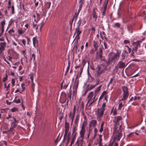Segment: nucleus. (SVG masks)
I'll return each mask as SVG.
<instances>
[{
    "mask_svg": "<svg viewBox=\"0 0 146 146\" xmlns=\"http://www.w3.org/2000/svg\"><path fill=\"white\" fill-rule=\"evenodd\" d=\"M140 97L139 96L135 97L134 98V100H139L140 99Z\"/></svg>",
    "mask_w": 146,
    "mask_h": 146,
    "instance_id": "nucleus-49",
    "label": "nucleus"
},
{
    "mask_svg": "<svg viewBox=\"0 0 146 146\" xmlns=\"http://www.w3.org/2000/svg\"><path fill=\"white\" fill-rule=\"evenodd\" d=\"M122 59H124L125 57V54H123V53H122Z\"/></svg>",
    "mask_w": 146,
    "mask_h": 146,
    "instance_id": "nucleus-64",
    "label": "nucleus"
},
{
    "mask_svg": "<svg viewBox=\"0 0 146 146\" xmlns=\"http://www.w3.org/2000/svg\"><path fill=\"white\" fill-rule=\"evenodd\" d=\"M98 142L99 144V146H101L102 145V143H101V142L102 141V135H100L99 136V138L98 139Z\"/></svg>",
    "mask_w": 146,
    "mask_h": 146,
    "instance_id": "nucleus-23",
    "label": "nucleus"
},
{
    "mask_svg": "<svg viewBox=\"0 0 146 146\" xmlns=\"http://www.w3.org/2000/svg\"><path fill=\"white\" fill-rule=\"evenodd\" d=\"M13 22H14V21L13 20H11L9 22V25H11Z\"/></svg>",
    "mask_w": 146,
    "mask_h": 146,
    "instance_id": "nucleus-48",
    "label": "nucleus"
},
{
    "mask_svg": "<svg viewBox=\"0 0 146 146\" xmlns=\"http://www.w3.org/2000/svg\"><path fill=\"white\" fill-rule=\"evenodd\" d=\"M83 70V68H80V75L82 73V72Z\"/></svg>",
    "mask_w": 146,
    "mask_h": 146,
    "instance_id": "nucleus-57",
    "label": "nucleus"
},
{
    "mask_svg": "<svg viewBox=\"0 0 146 146\" xmlns=\"http://www.w3.org/2000/svg\"><path fill=\"white\" fill-rule=\"evenodd\" d=\"M125 64L124 63L121 61L119 62L117 64L118 66L120 68H124L125 67Z\"/></svg>",
    "mask_w": 146,
    "mask_h": 146,
    "instance_id": "nucleus-15",
    "label": "nucleus"
},
{
    "mask_svg": "<svg viewBox=\"0 0 146 146\" xmlns=\"http://www.w3.org/2000/svg\"><path fill=\"white\" fill-rule=\"evenodd\" d=\"M25 84L24 83H23L21 84V87L22 89L21 90V92H23L25 89V87H24Z\"/></svg>",
    "mask_w": 146,
    "mask_h": 146,
    "instance_id": "nucleus-33",
    "label": "nucleus"
},
{
    "mask_svg": "<svg viewBox=\"0 0 146 146\" xmlns=\"http://www.w3.org/2000/svg\"><path fill=\"white\" fill-rule=\"evenodd\" d=\"M25 50H23L22 51V53L24 56H25Z\"/></svg>",
    "mask_w": 146,
    "mask_h": 146,
    "instance_id": "nucleus-58",
    "label": "nucleus"
},
{
    "mask_svg": "<svg viewBox=\"0 0 146 146\" xmlns=\"http://www.w3.org/2000/svg\"><path fill=\"white\" fill-rule=\"evenodd\" d=\"M15 102L17 103H19L20 102V100L19 99H18V100H16Z\"/></svg>",
    "mask_w": 146,
    "mask_h": 146,
    "instance_id": "nucleus-61",
    "label": "nucleus"
},
{
    "mask_svg": "<svg viewBox=\"0 0 146 146\" xmlns=\"http://www.w3.org/2000/svg\"><path fill=\"white\" fill-rule=\"evenodd\" d=\"M94 137L96 136L98 132V129L96 128H95L94 129Z\"/></svg>",
    "mask_w": 146,
    "mask_h": 146,
    "instance_id": "nucleus-39",
    "label": "nucleus"
},
{
    "mask_svg": "<svg viewBox=\"0 0 146 146\" xmlns=\"http://www.w3.org/2000/svg\"><path fill=\"white\" fill-rule=\"evenodd\" d=\"M114 80V79L113 78H111L110 79V80L108 83H109V84H110L111 83V82H112Z\"/></svg>",
    "mask_w": 146,
    "mask_h": 146,
    "instance_id": "nucleus-46",
    "label": "nucleus"
},
{
    "mask_svg": "<svg viewBox=\"0 0 146 146\" xmlns=\"http://www.w3.org/2000/svg\"><path fill=\"white\" fill-rule=\"evenodd\" d=\"M15 78H12L11 79V83L12 84L13 86H14L15 85Z\"/></svg>",
    "mask_w": 146,
    "mask_h": 146,
    "instance_id": "nucleus-36",
    "label": "nucleus"
},
{
    "mask_svg": "<svg viewBox=\"0 0 146 146\" xmlns=\"http://www.w3.org/2000/svg\"><path fill=\"white\" fill-rule=\"evenodd\" d=\"M69 128L66 127V130L65 131V133L64 136V138L65 137V136H66L67 135V137H68V142L67 143H68L70 139V133L68 132L69 130Z\"/></svg>",
    "mask_w": 146,
    "mask_h": 146,
    "instance_id": "nucleus-11",
    "label": "nucleus"
},
{
    "mask_svg": "<svg viewBox=\"0 0 146 146\" xmlns=\"http://www.w3.org/2000/svg\"><path fill=\"white\" fill-rule=\"evenodd\" d=\"M12 44L14 45H15V46H16L17 48H18V46H17V44L14 41H12Z\"/></svg>",
    "mask_w": 146,
    "mask_h": 146,
    "instance_id": "nucleus-42",
    "label": "nucleus"
},
{
    "mask_svg": "<svg viewBox=\"0 0 146 146\" xmlns=\"http://www.w3.org/2000/svg\"><path fill=\"white\" fill-rule=\"evenodd\" d=\"M96 96L95 94L94 96L93 92H90L87 96L88 103H89L90 104H91L96 101L97 99V98H96Z\"/></svg>",
    "mask_w": 146,
    "mask_h": 146,
    "instance_id": "nucleus-2",
    "label": "nucleus"
},
{
    "mask_svg": "<svg viewBox=\"0 0 146 146\" xmlns=\"http://www.w3.org/2000/svg\"><path fill=\"white\" fill-rule=\"evenodd\" d=\"M33 59V60H35V56L34 54H33L32 56L31 59Z\"/></svg>",
    "mask_w": 146,
    "mask_h": 146,
    "instance_id": "nucleus-47",
    "label": "nucleus"
},
{
    "mask_svg": "<svg viewBox=\"0 0 146 146\" xmlns=\"http://www.w3.org/2000/svg\"><path fill=\"white\" fill-rule=\"evenodd\" d=\"M122 89L123 92V93L128 94V89L127 87L125 86L123 87Z\"/></svg>",
    "mask_w": 146,
    "mask_h": 146,
    "instance_id": "nucleus-21",
    "label": "nucleus"
},
{
    "mask_svg": "<svg viewBox=\"0 0 146 146\" xmlns=\"http://www.w3.org/2000/svg\"><path fill=\"white\" fill-rule=\"evenodd\" d=\"M86 123L84 121L82 124L81 129L80 132V137L81 138V141H83L85 133V126Z\"/></svg>",
    "mask_w": 146,
    "mask_h": 146,
    "instance_id": "nucleus-4",
    "label": "nucleus"
},
{
    "mask_svg": "<svg viewBox=\"0 0 146 146\" xmlns=\"http://www.w3.org/2000/svg\"><path fill=\"white\" fill-rule=\"evenodd\" d=\"M25 30H23L22 28L19 29L18 30V33L19 35H21L24 34L25 32Z\"/></svg>",
    "mask_w": 146,
    "mask_h": 146,
    "instance_id": "nucleus-17",
    "label": "nucleus"
},
{
    "mask_svg": "<svg viewBox=\"0 0 146 146\" xmlns=\"http://www.w3.org/2000/svg\"><path fill=\"white\" fill-rule=\"evenodd\" d=\"M81 33V31L79 30L78 27L76 29V34L77 36H79L80 34Z\"/></svg>",
    "mask_w": 146,
    "mask_h": 146,
    "instance_id": "nucleus-30",
    "label": "nucleus"
},
{
    "mask_svg": "<svg viewBox=\"0 0 146 146\" xmlns=\"http://www.w3.org/2000/svg\"><path fill=\"white\" fill-rule=\"evenodd\" d=\"M128 96V94L123 93V96L122 99L121 100V101H124L127 98Z\"/></svg>",
    "mask_w": 146,
    "mask_h": 146,
    "instance_id": "nucleus-22",
    "label": "nucleus"
},
{
    "mask_svg": "<svg viewBox=\"0 0 146 146\" xmlns=\"http://www.w3.org/2000/svg\"><path fill=\"white\" fill-rule=\"evenodd\" d=\"M133 134H134V133H130L128 135H127V137H129V136H131V135Z\"/></svg>",
    "mask_w": 146,
    "mask_h": 146,
    "instance_id": "nucleus-56",
    "label": "nucleus"
},
{
    "mask_svg": "<svg viewBox=\"0 0 146 146\" xmlns=\"http://www.w3.org/2000/svg\"><path fill=\"white\" fill-rule=\"evenodd\" d=\"M104 46L105 48L106 49L107 48V46L106 43L105 42H104Z\"/></svg>",
    "mask_w": 146,
    "mask_h": 146,
    "instance_id": "nucleus-54",
    "label": "nucleus"
},
{
    "mask_svg": "<svg viewBox=\"0 0 146 146\" xmlns=\"http://www.w3.org/2000/svg\"><path fill=\"white\" fill-rule=\"evenodd\" d=\"M125 46L128 49L129 53H130L131 52V48H130V47H129L127 46Z\"/></svg>",
    "mask_w": 146,
    "mask_h": 146,
    "instance_id": "nucleus-45",
    "label": "nucleus"
},
{
    "mask_svg": "<svg viewBox=\"0 0 146 146\" xmlns=\"http://www.w3.org/2000/svg\"><path fill=\"white\" fill-rule=\"evenodd\" d=\"M101 86H99L96 89V90H95V91H94V93H95V94L96 96L97 95V92H98L100 90V89H101Z\"/></svg>",
    "mask_w": 146,
    "mask_h": 146,
    "instance_id": "nucleus-28",
    "label": "nucleus"
},
{
    "mask_svg": "<svg viewBox=\"0 0 146 146\" xmlns=\"http://www.w3.org/2000/svg\"><path fill=\"white\" fill-rule=\"evenodd\" d=\"M102 50H100V51L99 52V55H100V57L101 58V57H102Z\"/></svg>",
    "mask_w": 146,
    "mask_h": 146,
    "instance_id": "nucleus-53",
    "label": "nucleus"
},
{
    "mask_svg": "<svg viewBox=\"0 0 146 146\" xmlns=\"http://www.w3.org/2000/svg\"><path fill=\"white\" fill-rule=\"evenodd\" d=\"M76 111V106L74 105L73 110L72 111L70 112L69 114V116L72 121V124L73 120L75 116V113Z\"/></svg>",
    "mask_w": 146,
    "mask_h": 146,
    "instance_id": "nucleus-8",
    "label": "nucleus"
},
{
    "mask_svg": "<svg viewBox=\"0 0 146 146\" xmlns=\"http://www.w3.org/2000/svg\"><path fill=\"white\" fill-rule=\"evenodd\" d=\"M109 56L108 62L110 63L113 61L118 59L119 57V54L118 53H116L111 52L109 54Z\"/></svg>",
    "mask_w": 146,
    "mask_h": 146,
    "instance_id": "nucleus-1",
    "label": "nucleus"
},
{
    "mask_svg": "<svg viewBox=\"0 0 146 146\" xmlns=\"http://www.w3.org/2000/svg\"><path fill=\"white\" fill-rule=\"evenodd\" d=\"M15 122H13L12 123L10 129L9 130V131L11 132L13 130V129L16 127V124L15 123Z\"/></svg>",
    "mask_w": 146,
    "mask_h": 146,
    "instance_id": "nucleus-18",
    "label": "nucleus"
},
{
    "mask_svg": "<svg viewBox=\"0 0 146 146\" xmlns=\"http://www.w3.org/2000/svg\"><path fill=\"white\" fill-rule=\"evenodd\" d=\"M140 41H137L136 42L133 43L131 45V47L132 49L135 52H137V50L139 47L140 46Z\"/></svg>",
    "mask_w": 146,
    "mask_h": 146,
    "instance_id": "nucleus-6",
    "label": "nucleus"
},
{
    "mask_svg": "<svg viewBox=\"0 0 146 146\" xmlns=\"http://www.w3.org/2000/svg\"><path fill=\"white\" fill-rule=\"evenodd\" d=\"M33 27L36 30H37L38 28V25L36 24H34L33 25Z\"/></svg>",
    "mask_w": 146,
    "mask_h": 146,
    "instance_id": "nucleus-40",
    "label": "nucleus"
},
{
    "mask_svg": "<svg viewBox=\"0 0 146 146\" xmlns=\"http://www.w3.org/2000/svg\"><path fill=\"white\" fill-rule=\"evenodd\" d=\"M93 17L95 21H96L97 18V15L95 9H94L93 10Z\"/></svg>",
    "mask_w": 146,
    "mask_h": 146,
    "instance_id": "nucleus-20",
    "label": "nucleus"
},
{
    "mask_svg": "<svg viewBox=\"0 0 146 146\" xmlns=\"http://www.w3.org/2000/svg\"><path fill=\"white\" fill-rule=\"evenodd\" d=\"M23 76H21L19 78V80L20 82H21L23 79Z\"/></svg>",
    "mask_w": 146,
    "mask_h": 146,
    "instance_id": "nucleus-63",
    "label": "nucleus"
},
{
    "mask_svg": "<svg viewBox=\"0 0 146 146\" xmlns=\"http://www.w3.org/2000/svg\"><path fill=\"white\" fill-rule=\"evenodd\" d=\"M81 22H82V21H81V20L80 19L79 20V21L78 23V27H79L80 25Z\"/></svg>",
    "mask_w": 146,
    "mask_h": 146,
    "instance_id": "nucleus-52",
    "label": "nucleus"
},
{
    "mask_svg": "<svg viewBox=\"0 0 146 146\" xmlns=\"http://www.w3.org/2000/svg\"><path fill=\"white\" fill-rule=\"evenodd\" d=\"M21 41L22 42L23 44L24 45V46L25 45V44L26 43V40L25 39H23L21 40Z\"/></svg>",
    "mask_w": 146,
    "mask_h": 146,
    "instance_id": "nucleus-41",
    "label": "nucleus"
},
{
    "mask_svg": "<svg viewBox=\"0 0 146 146\" xmlns=\"http://www.w3.org/2000/svg\"><path fill=\"white\" fill-rule=\"evenodd\" d=\"M97 124V121L96 120L92 119L91 120L89 124V127L90 128H93L96 127Z\"/></svg>",
    "mask_w": 146,
    "mask_h": 146,
    "instance_id": "nucleus-9",
    "label": "nucleus"
},
{
    "mask_svg": "<svg viewBox=\"0 0 146 146\" xmlns=\"http://www.w3.org/2000/svg\"><path fill=\"white\" fill-rule=\"evenodd\" d=\"M124 42L125 44H127L129 43V41L128 40H124Z\"/></svg>",
    "mask_w": 146,
    "mask_h": 146,
    "instance_id": "nucleus-50",
    "label": "nucleus"
},
{
    "mask_svg": "<svg viewBox=\"0 0 146 146\" xmlns=\"http://www.w3.org/2000/svg\"><path fill=\"white\" fill-rule=\"evenodd\" d=\"M104 123V122L102 121V123L101 125V127L100 130V132L101 133L103 130Z\"/></svg>",
    "mask_w": 146,
    "mask_h": 146,
    "instance_id": "nucleus-27",
    "label": "nucleus"
},
{
    "mask_svg": "<svg viewBox=\"0 0 146 146\" xmlns=\"http://www.w3.org/2000/svg\"><path fill=\"white\" fill-rule=\"evenodd\" d=\"M134 52H135L134 51H133V50L132 51L131 53V55L132 56H133V57L134 56V55H133Z\"/></svg>",
    "mask_w": 146,
    "mask_h": 146,
    "instance_id": "nucleus-55",
    "label": "nucleus"
},
{
    "mask_svg": "<svg viewBox=\"0 0 146 146\" xmlns=\"http://www.w3.org/2000/svg\"><path fill=\"white\" fill-rule=\"evenodd\" d=\"M7 76L5 77H4L3 79V82H5L7 80Z\"/></svg>",
    "mask_w": 146,
    "mask_h": 146,
    "instance_id": "nucleus-51",
    "label": "nucleus"
},
{
    "mask_svg": "<svg viewBox=\"0 0 146 146\" xmlns=\"http://www.w3.org/2000/svg\"><path fill=\"white\" fill-rule=\"evenodd\" d=\"M5 24V21H2L1 22V25L2 27V31L1 33H0V37L1 36L4 31V27Z\"/></svg>",
    "mask_w": 146,
    "mask_h": 146,
    "instance_id": "nucleus-14",
    "label": "nucleus"
},
{
    "mask_svg": "<svg viewBox=\"0 0 146 146\" xmlns=\"http://www.w3.org/2000/svg\"><path fill=\"white\" fill-rule=\"evenodd\" d=\"M11 110L12 112H15L16 111H17V108H14L11 109Z\"/></svg>",
    "mask_w": 146,
    "mask_h": 146,
    "instance_id": "nucleus-44",
    "label": "nucleus"
},
{
    "mask_svg": "<svg viewBox=\"0 0 146 146\" xmlns=\"http://www.w3.org/2000/svg\"><path fill=\"white\" fill-rule=\"evenodd\" d=\"M105 107H106V104L105 103H103L102 105V106L101 108H100V110H103V111H104L105 110Z\"/></svg>",
    "mask_w": 146,
    "mask_h": 146,
    "instance_id": "nucleus-37",
    "label": "nucleus"
},
{
    "mask_svg": "<svg viewBox=\"0 0 146 146\" xmlns=\"http://www.w3.org/2000/svg\"><path fill=\"white\" fill-rule=\"evenodd\" d=\"M9 33L10 35H11L12 33H13L15 32V31L13 29H10L8 32Z\"/></svg>",
    "mask_w": 146,
    "mask_h": 146,
    "instance_id": "nucleus-35",
    "label": "nucleus"
},
{
    "mask_svg": "<svg viewBox=\"0 0 146 146\" xmlns=\"http://www.w3.org/2000/svg\"><path fill=\"white\" fill-rule=\"evenodd\" d=\"M11 13L12 14H13L14 13V7L13 5L11 7Z\"/></svg>",
    "mask_w": 146,
    "mask_h": 146,
    "instance_id": "nucleus-38",
    "label": "nucleus"
},
{
    "mask_svg": "<svg viewBox=\"0 0 146 146\" xmlns=\"http://www.w3.org/2000/svg\"><path fill=\"white\" fill-rule=\"evenodd\" d=\"M7 59L9 61H12V58L10 56H8L7 57Z\"/></svg>",
    "mask_w": 146,
    "mask_h": 146,
    "instance_id": "nucleus-43",
    "label": "nucleus"
},
{
    "mask_svg": "<svg viewBox=\"0 0 146 146\" xmlns=\"http://www.w3.org/2000/svg\"><path fill=\"white\" fill-rule=\"evenodd\" d=\"M6 44L4 42L0 43V53H2L5 50Z\"/></svg>",
    "mask_w": 146,
    "mask_h": 146,
    "instance_id": "nucleus-12",
    "label": "nucleus"
},
{
    "mask_svg": "<svg viewBox=\"0 0 146 146\" xmlns=\"http://www.w3.org/2000/svg\"><path fill=\"white\" fill-rule=\"evenodd\" d=\"M107 4V3L106 5L104 7L103 11L102 12V15H104V13H105L106 10Z\"/></svg>",
    "mask_w": 146,
    "mask_h": 146,
    "instance_id": "nucleus-34",
    "label": "nucleus"
},
{
    "mask_svg": "<svg viewBox=\"0 0 146 146\" xmlns=\"http://www.w3.org/2000/svg\"><path fill=\"white\" fill-rule=\"evenodd\" d=\"M121 119V117L120 116H117L115 117L113 121L115 123L116 126L118 125V123Z\"/></svg>",
    "mask_w": 146,
    "mask_h": 146,
    "instance_id": "nucleus-13",
    "label": "nucleus"
},
{
    "mask_svg": "<svg viewBox=\"0 0 146 146\" xmlns=\"http://www.w3.org/2000/svg\"><path fill=\"white\" fill-rule=\"evenodd\" d=\"M120 24L118 23H115L113 26L114 27L119 28L120 27Z\"/></svg>",
    "mask_w": 146,
    "mask_h": 146,
    "instance_id": "nucleus-31",
    "label": "nucleus"
},
{
    "mask_svg": "<svg viewBox=\"0 0 146 146\" xmlns=\"http://www.w3.org/2000/svg\"><path fill=\"white\" fill-rule=\"evenodd\" d=\"M68 86V84H65V85L63 87V88L64 89H66L67 88Z\"/></svg>",
    "mask_w": 146,
    "mask_h": 146,
    "instance_id": "nucleus-60",
    "label": "nucleus"
},
{
    "mask_svg": "<svg viewBox=\"0 0 146 146\" xmlns=\"http://www.w3.org/2000/svg\"><path fill=\"white\" fill-rule=\"evenodd\" d=\"M104 112L103 110H100V109H97L96 111V114L97 119L98 121H100L101 120V118L103 115Z\"/></svg>",
    "mask_w": 146,
    "mask_h": 146,
    "instance_id": "nucleus-5",
    "label": "nucleus"
},
{
    "mask_svg": "<svg viewBox=\"0 0 146 146\" xmlns=\"http://www.w3.org/2000/svg\"><path fill=\"white\" fill-rule=\"evenodd\" d=\"M97 84H96L94 85H91L89 88V90H92L93 88H94L95 86L97 85Z\"/></svg>",
    "mask_w": 146,
    "mask_h": 146,
    "instance_id": "nucleus-32",
    "label": "nucleus"
},
{
    "mask_svg": "<svg viewBox=\"0 0 146 146\" xmlns=\"http://www.w3.org/2000/svg\"><path fill=\"white\" fill-rule=\"evenodd\" d=\"M10 118H12V119H13V120H14V121L16 122V123H18L19 122V121H18V120H16L14 117H13L11 116V115H8V116L7 117H6L7 119H10Z\"/></svg>",
    "mask_w": 146,
    "mask_h": 146,
    "instance_id": "nucleus-25",
    "label": "nucleus"
},
{
    "mask_svg": "<svg viewBox=\"0 0 146 146\" xmlns=\"http://www.w3.org/2000/svg\"><path fill=\"white\" fill-rule=\"evenodd\" d=\"M78 75H77L76 77L75 81L74 83L73 86V95H76L77 93V88L78 85V81H77L76 79L77 78H78Z\"/></svg>",
    "mask_w": 146,
    "mask_h": 146,
    "instance_id": "nucleus-7",
    "label": "nucleus"
},
{
    "mask_svg": "<svg viewBox=\"0 0 146 146\" xmlns=\"http://www.w3.org/2000/svg\"><path fill=\"white\" fill-rule=\"evenodd\" d=\"M33 43L34 46L35 47L36 45H37L38 41L35 37H33Z\"/></svg>",
    "mask_w": 146,
    "mask_h": 146,
    "instance_id": "nucleus-19",
    "label": "nucleus"
},
{
    "mask_svg": "<svg viewBox=\"0 0 146 146\" xmlns=\"http://www.w3.org/2000/svg\"><path fill=\"white\" fill-rule=\"evenodd\" d=\"M113 115H115L117 114V112H116V110H113Z\"/></svg>",
    "mask_w": 146,
    "mask_h": 146,
    "instance_id": "nucleus-59",
    "label": "nucleus"
},
{
    "mask_svg": "<svg viewBox=\"0 0 146 146\" xmlns=\"http://www.w3.org/2000/svg\"><path fill=\"white\" fill-rule=\"evenodd\" d=\"M76 133L73 131L72 132V135L71 137V143L70 146H71L72 144H74L76 139Z\"/></svg>",
    "mask_w": 146,
    "mask_h": 146,
    "instance_id": "nucleus-10",
    "label": "nucleus"
},
{
    "mask_svg": "<svg viewBox=\"0 0 146 146\" xmlns=\"http://www.w3.org/2000/svg\"><path fill=\"white\" fill-rule=\"evenodd\" d=\"M107 68L106 66L104 64H101L98 66V70L96 71L98 75H99L105 72Z\"/></svg>",
    "mask_w": 146,
    "mask_h": 146,
    "instance_id": "nucleus-3",
    "label": "nucleus"
},
{
    "mask_svg": "<svg viewBox=\"0 0 146 146\" xmlns=\"http://www.w3.org/2000/svg\"><path fill=\"white\" fill-rule=\"evenodd\" d=\"M4 145L7 146V143L6 141H2L0 142V146H3Z\"/></svg>",
    "mask_w": 146,
    "mask_h": 146,
    "instance_id": "nucleus-29",
    "label": "nucleus"
},
{
    "mask_svg": "<svg viewBox=\"0 0 146 146\" xmlns=\"http://www.w3.org/2000/svg\"><path fill=\"white\" fill-rule=\"evenodd\" d=\"M10 75L11 76H14L15 75V73L14 72H11L10 73Z\"/></svg>",
    "mask_w": 146,
    "mask_h": 146,
    "instance_id": "nucleus-62",
    "label": "nucleus"
},
{
    "mask_svg": "<svg viewBox=\"0 0 146 146\" xmlns=\"http://www.w3.org/2000/svg\"><path fill=\"white\" fill-rule=\"evenodd\" d=\"M122 136V134L121 133H119L117 136V138H116L115 137L114 139L115 140H117V141H119L120 138H121Z\"/></svg>",
    "mask_w": 146,
    "mask_h": 146,
    "instance_id": "nucleus-26",
    "label": "nucleus"
},
{
    "mask_svg": "<svg viewBox=\"0 0 146 146\" xmlns=\"http://www.w3.org/2000/svg\"><path fill=\"white\" fill-rule=\"evenodd\" d=\"M124 102H121L119 105L118 110H121L122 107L124 106Z\"/></svg>",
    "mask_w": 146,
    "mask_h": 146,
    "instance_id": "nucleus-24",
    "label": "nucleus"
},
{
    "mask_svg": "<svg viewBox=\"0 0 146 146\" xmlns=\"http://www.w3.org/2000/svg\"><path fill=\"white\" fill-rule=\"evenodd\" d=\"M51 5V3L50 2H47L45 4L44 6L46 9L48 10L50 7Z\"/></svg>",
    "mask_w": 146,
    "mask_h": 146,
    "instance_id": "nucleus-16",
    "label": "nucleus"
}]
</instances>
